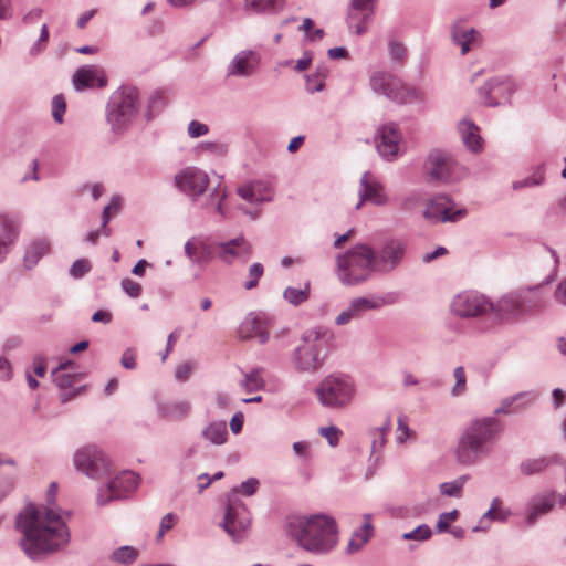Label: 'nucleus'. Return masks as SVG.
Listing matches in <instances>:
<instances>
[{
	"mask_svg": "<svg viewBox=\"0 0 566 566\" xmlns=\"http://www.w3.org/2000/svg\"><path fill=\"white\" fill-rule=\"evenodd\" d=\"M209 132L208 125L198 120H191L188 125V135L191 138H198L206 135Z\"/></svg>",
	"mask_w": 566,
	"mask_h": 566,
	"instance_id": "nucleus-60",
	"label": "nucleus"
},
{
	"mask_svg": "<svg viewBox=\"0 0 566 566\" xmlns=\"http://www.w3.org/2000/svg\"><path fill=\"white\" fill-rule=\"evenodd\" d=\"M555 493L538 494L533 496L527 504L526 523L532 526L537 520L549 513L555 504Z\"/></svg>",
	"mask_w": 566,
	"mask_h": 566,
	"instance_id": "nucleus-25",
	"label": "nucleus"
},
{
	"mask_svg": "<svg viewBox=\"0 0 566 566\" xmlns=\"http://www.w3.org/2000/svg\"><path fill=\"white\" fill-rule=\"evenodd\" d=\"M358 193L359 201L355 207L356 209H360L365 201H370L377 206H385L388 202L382 185L368 171L360 178Z\"/></svg>",
	"mask_w": 566,
	"mask_h": 566,
	"instance_id": "nucleus-22",
	"label": "nucleus"
},
{
	"mask_svg": "<svg viewBox=\"0 0 566 566\" xmlns=\"http://www.w3.org/2000/svg\"><path fill=\"white\" fill-rule=\"evenodd\" d=\"M459 132L462 142L472 151L476 153L482 148V139L479 135V127L471 120L463 119L459 123Z\"/></svg>",
	"mask_w": 566,
	"mask_h": 566,
	"instance_id": "nucleus-33",
	"label": "nucleus"
},
{
	"mask_svg": "<svg viewBox=\"0 0 566 566\" xmlns=\"http://www.w3.org/2000/svg\"><path fill=\"white\" fill-rule=\"evenodd\" d=\"M75 91H83L92 87H105L107 77L103 69L96 65H84L76 70L72 77Z\"/></svg>",
	"mask_w": 566,
	"mask_h": 566,
	"instance_id": "nucleus-24",
	"label": "nucleus"
},
{
	"mask_svg": "<svg viewBox=\"0 0 566 566\" xmlns=\"http://www.w3.org/2000/svg\"><path fill=\"white\" fill-rule=\"evenodd\" d=\"M238 195L250 203H261L254 192V188L251 182L240 186L237 189Z\"/></svg>",
	"mask_w": 566,
	"mask_h": 566,
	"instance_id": "nucleus-56",
	"label": "nucleus"
},
{
	"mask_svg": "<svg viewBox=\"0 0 566 566\" xmlns=\"http://www.w3.org/2000/svg\"><path fill=\"white\" fill-rule=\"evenodd\" d=\"M66 109V104L62 95H55L52 98V116L59 124L63 122V115Z\"/></svg>",
	"mask_w": 566,
	"mask_h": 566,
	"instance_id": "nucleus-54",
	"label": "nucleus"
},
{
	"mask_svg": "<svg viewBox=\"0 0 566 566\" xmlns=\"http://www.w3.org/2000/svg\"><path fill=\"white\" fill-rule=\"evenodd\" d=\"M468 479V475H461L453 481L441 483L439 486L441 494L451 497H460Z\"/></svg>",
	"mask_w": 566,
	"mask_h": 566,
	"instance_id": "nucleus-39",
	"label": "nucleus"
},
{
	"mask_svg": "<svg viewBox=\"0 0 566 566\" xmlns=\"http://www.w3.org/2000/svg\"><path fill=\"white\" fill-rule=\"evenodd\" d=\"M120 364L126 369L136 368V354L133 348H127L122 356Z\"/></svg>",
	"mask_w": 566,
	"mask_h": 566,
	"instance_id": "nucleus-64",
	"label": "nucleus"
},
{
	"mask_svg": "<svg viewBox=\"0 0 566 566\" xmlns=\"http://www.w3.org/2000/svg\"><path fill=\"white\" fill-rule=\"evenodd\" d=\"M397 430L399 432L396 438L398 443H405L406 440L413 433L402 417L398 418Z\"/></svg>",
	"mask_w": 566,
	"mask_h": 566,
	"instance_id": "nucleus-61",
	"label": "nucleus"
},
{
	"mask_svg": "<svg viewBox=\"0 0 566 566\" xmlns=\"http://www.w3.org/2000/svg\"><path fill=\"white\" fill-rule=\"evenodd\" d=\"M49 250L50 243L45 239H38L31 242L24 254L25 266L32 269Z\"/></svg>",
	"mask_w": 566,
	"mask_h": 566,
	"instance_id": "nucleus-36",
	"label": "nucleus"
},
{
	"mask_svg": "<svg viewBox=\"0 0 566 566\" xmlns=\"http://www.w3.org/2000/svg\"><path fill=\"white\" fill-rule=\"evenodd\" d=\"M213 254H216V249L214 247H209L207 244H203V243H200L199 244V253H198V260L196 263H207L209 262Z\"/></svg>",
	"mask_w": 566,
	"mask_h": 566,
	"instance_id": "nucleus-63",
	"label": "nucleus"
},
{
	"mask_svg": "<svg viewBox=\"0 0 566 566\" xmlns=\"http://www.w3.org/2000/svg\"><path fill=\"white\" fill-rule=\"evenodd\" d=\"M401 133L396 123L382 125L377 132V150L387 160L396 159L400 154Z\"/></svg>",
	"mask_w": 566,
	"mask_h": 566,
	"instance_id": "nucleus-20",
	"label": "nucleus"
},
{
	"mask_svg": "<svg viewBox=\"0 0 566 566\" xmlns=\"http://www.w3.org/2000/svg\"><path fill=\"white\" fill-rule=\"evenodd\" d=\"M478 32L473 28H463L461 25H453L451 29L452 42L461 48V54L465 55L471 44L475 41Z\"/></svg>",
	"mask_w": 566,
	"mask_h": 566,
	"instance_id": "nucleus-35",
	"label": "nucleus"
},
{
	"mask_svg": "<svg viewBox=\"0 0 566 566\" xmlns=\"http://www.w3.org/2000/svg\"><path fill=\"white\" fill-rule=\"evenodd\" d=\"M396 302L394 294L389 293L386 296L373 295L370 297L359 296L354 297L347 308L342 311L335 317L337 326H344L355 319H360L367 312L381 308L386 304Z\"/></svg>",
	"mask_w": 566,
	"mask_h": 566,
	"instance_id": "nucleus-9",
	"label": "nucleus"
},
{
	"mask_svg": "<svg viewBox=\"0 0 566 566\" xmlns=\"http://www.w3.org/2000/svg\"><path fill=\"white\" fill-rule=\"evenodd\" d=\"M259 486V480L255 478H250L247 481L242 482L240 486L237 489L238 492L243 495L251 496L253 495Z\"/></svg>",
	"mask_w": 566,
	"mask_h": 566,
	"instance_id": "nucleus-62",
	"label": "nucleus"
},
{
	"mask_svg": "<svg viewBox=\"0 0 566 566\" xmlns=\"http://www.w3.org/2000/svg\"><path fill=\"white\" fill-rule=\"evenodd\" d=\"M531 394L523 391L518 392L514 396L507 397L502 399L500 406L494 410L495 415H513L522 411L525 409L530 403L531 400L525 401L527 397H530Z\"/></svg>",
	"mask_w": 566,
	"mask_h": 566,
	"instance_id": "nucleus-31",
	"label": "nucleus"
},
{
	"mask_svg": "<svg viewBox=\"0 0 566 566\" xmlns=\"http://www.w3.org/2000/svg\"><path fill=\"white\" fill-rule=\"evenodd\" d=\"M432 535V531L429 525L421 524L417 526L415 530L403 533L401 535L402 539L405 541H418V542H424L429 539Z\"/></svg>",
	"mask_w": 566,
	"mask_h": 566,
	"instance_id": "nucleus-44",
	"label": "nucleus"
},
{
	"mask_svg": "<svg viewBox=\"0 0 566 566\" xmlns=\"http://www.w3.org/2000/svg\"><path fill=\"white\" fill-rule=\"evenodd\" d=\"M406 252L405 244L398 239L387 240L379 251L373 249L374 270L387 274L394 271L402 261Z\"/></svg>",
	"mask_w": 566,
	"mask_h": 566,
	"instance_id": "nucleus-15",
	"label": "nucleus"
},
{
	"mask_svg": "<svg viewBox=\"0 0 566 566\" xmlns=\"http://www.w3.org/2000/svg\"><path fill=\"white\" fill-rule=\"evenodd\" d=\"M492 302L484 295L464 292L458 294L452 303L451 311L460 317H478L490 314Z\"/></svg>",
	"mask_w": 566,
	"mask_h": 566,
	"instance_id": "nucleus-14",
	"label": "nucleus"
},
{
	"mask_svg": "<svg viewBox=\"0 0 566 566\" xmlns=\"http://www.w3.org/2000/svg\"><path fill=\"white\" fill-rule=\"evenodd\" d=\"M530 310L531 307L526 305V296L515 292L503 295L495 304L492 303L490 314L502 322L517 318Z\"/></svg>",
	"mask_w": 566,
	"mask_h": 566,
	"instance_id": "nucleus-17",
	"label": "nucleus"
},
{
	"mask_svg": "<svg viewBox=\"0 0 566 566\" xmlns=\"http://www.w3.org/2000/svg\"><path fill=\"white\" fill-rule=\"evenodd\" d=\"M261 55L254 50L239 51L226 69L227 77H250L259 69Z\"/></svg>",
	"mask_w": 566,
	"mask_h": 566,
	"instance_id": "nucleus-19",
	"label": "nucleus"
},
{
	"mask_svg": "<svg viewBox=\"0 0 566 566\" xmlns=\"http://www.w3.org/2000/svg\"><path fill=\"white\" fill-rule=\"evenodd\" d=\"M139 475L133 471H123L112 479L97 493V504L106 505L111 501L125 499L139 485Z\"/></svg>",
	"mask_w": 566,
	"mask_h": 566,
	"instance_id": "nucleus-11",
	"label": "nucleus"
},
{
	"mask_svg": "<svg viewBox=\"0 0 566 566\" xmlns=\"http://www.w3.org/2000/svg\"><path fill=\"white\" fill-rule=\"evenodd\" d=\"M176 188L196 202L208 189L209 176L198 167L181 169L174 178Z\"/></svg>",
	"mask_w": 566,
	"mask_h": 566,
	"instance_id": "nucleus-12",
	"label": "nucleus"
},
{
	"mask_svg": "<svg viewBox=\"0 0 566 566\" xmlns=\"http://www.w3.org/2000/svg\"><path fill=\"white\" fill-rule=\"evenodd\" d=\"M505 91L507 95L514 92V85L509 77H494L489 80L484 85L479 88V95L488 106H497L500 103L494 99L491 94Z\"/></svg>",
	"mask_w": 566,
	"mask_h": 566,
	"instance_id": "nucleus-26",
	"label": "nucleus"
},
{
	"mask_svg": "<svg viewBox=\"0 0 566 566\" xmlns=\"http://www.w3.org/2000/svg\"><path fill=\"white\" fill-rule=\"evenodd\" d=\"M122 289L124 290V292L130 296V297H138L142 293V286L139 283L130 280V279H124L122 280Z\"/></svg>",
	"mask_w": 566,
	"mask_h": 566,
	"instance_id": "nucleus-59",
	"label": "nucleus"
},
{
	"mask_svg": "<svg viewBox=\"0 0 566 566\" xmlns=\"http://www.w3.org/2000/svg\"><path fill=\"white\" fill-rule=\"evenodd\" d=\"M92 269V265L86 259H78L73 262L70 268V275L74 279H81L87 274Z\"/></svg>",
	"mask_w": 566,
	"mask_h": 566,
	"instance_id": "nucleus-53",
	"label": "nucleus"
},
{
	"mask_svg": "<svg viewBox=\"0 0 566 566\" xmlns=\"http://www.w3.org/2000/svg\"><path fill=\"white\" fill-rule=\"evenodd\" d=\"M374 534V528L370 523H364L359 528L355 530L348 541L346 553L355 554L370 541Z\"/></svg>",
	"mask_w": 566,
	"mask_h": 566,
	"instance_id": "nucleus-34",
	"label": "nucleus"
},
{
	"mask_svg": "<svg viewBox=\"0 0 566 566\" xmlns=\"http://www.w3.org/2000/svg\"><path fill=\"white\" fill-rule=\"evenodd\" d=\"M57 484L52 482L46 492V506L29 504L15 520L17 528L22 533L20 546L32 560H42L59 552L70 541V532L60 512L53 507Z\"/></svg>",
	"mask_w": 566,
	"mask_h": 566,
	"instance_id": "nucleus-1",
	"label": "nucleus"
},
{
	"mask_svg": "<svg viewBox=\"0 0 566 566\" xmlns=\"http://www.w3.org/2000/svg\"><path fill=\"white\" fill-rule=\"evenodd\" d=\"M214 249L216 255L228 265L245 263L251 255V245L243 237L217 243Z\"/></svg>",
	"mask_w": 566,
	"mask_h": 566,
	"instance_id": "nucleus-21",
	"label": "nucleus"
},
{
	"mask_svg": "<svg viewBox=\"0 0 566 566\" xmlns=\"http://www.w3.org/2000/svg\"><path fill=\"white\" fill-rule=\"evenodd\" d=\"M157 411L161 418L179 421L188 417L191 411V405L186 400L167 401L159 403Z\"/></svg>",
	"mask_w": 566,
	"mask_h": 566,
	"instance_id": "nucleus-28",
	"label": "nucleus"
},
{
	"mask_svg": "<svg viewBox=\"0 0 566 566\" xmlns=\"http://www.w3.org/2000/svg\"><path fill=\"white\" fill-rule=\"evenodd\" d=\"M13 378V368L11 361L0 356V381L8 382Z\"/></svg>",
	"mask_w": 566,
	"mask_h": 566,
	"instance_id": "nucleus-57",
	"label": "nucleus"
},
{
	"mask_svg": "<svg viewBox=\"0 0 566 566\" xmlns=\"http://www.w3.org/2000/svg\"><path fill=\"white\" fill-rule=\"evenodd\" d=\"M74 465L87 476L99 478L108 472V460L96 446H86L74 454Z\"/></svg>",
	"mask_w": 566,
	"mask_h": 566,
	"instance_id": "nucleus-13",
	"label": "nucleus"
},
{
	"mask_svg": "<svg viewBox=\"0 0 566 566\" xmlns=\"http://www.w3.org/2000/svg\"><path fill=\"white\" fill-rule=\"evenodd\" d=\"M305 80H306L305 90L310 94L322 92L325 87V82H324L325 74L324 73H314L312 75H306Z\"/></svg>",
	"mask_w": 566,
	"mask_h": 566,
	"instance_id": "nucleus-47",
	"label": "nucleus"
},
{
	"mask_svg": "<svg viewBox=\"0 0 566 566\" xmlns=\"http://www.w3.org/2000/svg\"><path fill=\"white\" fill-rule=\"evenodd\" d=\"M265 382L260 375L259 370H252L244 375V379L241 381V386L244 388L247 392H253L261 390L264 387Z\"/></svg>",
	"mask_w": 566,
	"mask_h": 566,
	"instance_id": "nucleus-42",
	"label": "nucleus"
},
{
	"mask_svg": "<svg viewBox=\"0 0 566 566\" xmlns=\"http://www.w3.org/2000/svg\"><path fill=\"white\" fill-rule=\"evenodd\" d=\"M227 424L224 421H213L202 430V437L213 444H223L227 441Z\"/></svg>",
	"mask_w": 566,
	"mask_h": 566,
	"instance_id": "nucleus-37",
	"label": "nucleus"
},
{
	"mask_svg": "<svg viewBox=\"0 0 566 566\" xmlns=\"http://www.w3.org/2000/svg\"><path fill=\"white\" fill-rule=\"evenodd\" d=\"M454 202L447 195H437L428 203L423 217L430 222H455L467 214L465 209L452 211Z\"/></svg>",
	"mask_w": 566,
	"mask_h": 566,
	"instance_id": "nucleus-16",
	"label": "nucleus"
},
{
	"mask_svg": "<svg viewBox=\"0 0 566 566\" xmlns=\"http://www.w3.org/2000/svg\"><path fill=\"white\" fill-rule=\"evenodd\" d=\"M140 111L139 93L134 86H122L109 97L106 105V122L115 135L125 134Z\"/></svg>",
	"mask_w": 566,
	"mask_h": 566,
	"instance_id": "nucleus-5",
	"label": "nucleus"
},
{
	"mask_svg": "<svg viewBox=\"0 0 566 566\" xmlns=\"http://www.w3.org/2000/svg\"><path fill=\"white\" fill-rule=\"evenodd\" d=\"M251 185L254 188V192L261 203L272 200V188L270 185L261 180L251 181Z\"/></svg>",
	"mask_w": 566,
	"mask_h": 566,
	"instance_id": "nucleus-50",
	"label": "nucleus"
},
{
	"mask_svg": "<svg viewBox=\"0 0 566 566\" xmlns=\"http://www.w3.org/2000/svg\"><path fill=\"white\" fill-rule=\"evenodd\" d=\"M356 392L352 377L344 374H331L324 377L315 389L321 405L329 409H344L348 407Z\"/></svg>",
	"mask_w": 566,
	"mask_h": 566,
	"instance_id": "nucleus-7",
	"label": "nucleus"
},
{
	"mask_svg": "<svg viewBox=\"0 0 566 566\" xmlns=\"http://www.w3.org/2000/svg\"><path fill=\"white\" fill-rule=\"evenodd\" d=\"M227 197V187L222 184V181H220L205 199L201 208L207 211H214L223 218L226 217L224 201Z\"/></svg>",
	"mask_w": 566,
	"mask_h": 566,
	"instance_id": "nucleus-29",
	"label": "nucleus"
},
{
	"mask_svg": "<svg viewBox=\"0 0 566 566\" xmlns=\"http://www.w3.org/2000/svg\"><path fill=\"white\" fill-rule=\"evenodd\" d=\"M263 273H264L263 265L259 262L253 263L249 268V280H247L244 282V289L252 290V289L256 287L259 280L261 279Z\"/></svg>",
	"mask_w": 566,
	"mask_h": 566,
	"instance_id": "nucleus-49",
	"label": "nucleus"
},
{
	"mask_svg": "<svg viewBox=\"0 0 566 566\" xmlns=\"http://www.w3.org/2000/svg\"><path fill=\"white\" fill-rule=\"evenodd\" d=\"M334 333L323 326L314 327L302 334V344L292 353L293 367L298 373L314 374L324 365Z\"/></svg>",
	"mask_w": 566,
	"mask_h": 566,
	"instance_id": "nucleus-4",
	"label": "nucleus"
},
{
	"mask_svg": "<svg viewBox=\"0 0 566 566\" xmlns=\"http://www.w3.org/2000/svg\"><path fill=\"white\" fill-rule=\"evenodd\" d=\"M311 284L306 282L303 289H295L289 286L283 292V297L290 304L297 306L304 302H306L310 297Z\"/></svg>",
	"mask_w": 566,
	"mask_h": 566,
	"instance_id": "nucleus-38",
	"label": "nucleus"
},
{
	"mask_svg": "<svg viewBox=\"0 0 566 566\" xmlns=\"http://www.w3.org/2000/svg\"><path fill=\"white\" fill-rule=\"evenodd\" d=\"M120 208V198L119 197H113L111 202L105 206L103 213H102V224L101 228L103 229V234L108 237L111 234V229L107 227L112 213H117Z\"/></svg>",
	"mask_w": 566,
	"mask_h": 566,
	"instance_id": "nucleus-41",
	"label": "nucleus"
},
{
	"mask_svg": "<svg viewBox=\"0 0 566 566\" xmlns=\"http://www.w3.org/2000/svg\"><path fill=\"white\" fill-rule=\"evenodd\" d=\"M373 272V248L368 244H356L336 258L337 277L346 286L366 282Z\"/></svg>",
	"mask_w": 566,
	"mask_h": 566,
	"instance_id": "nucleus-6",
	"label": "nucleus"
},
{
	"mask_svg": "<svg viewBox=\"0 0 566 566\" xmlns=\"http://www.w3.org/2000/svg\"><path fill=\"white\" fill-rule=\"evenodd\" d=\"M563 459L559 454L542 457L536 459H527L520 465V470L524 475H533L543 472L551 464H562Z\"/></svg>",
	"mask_w": 566,
	"mask_h": 566,
	"instance_id": "nucleus-30",
	"label": "nucleus"
},
{
	"mask_svg": "<svg viewBox=\"0 0 566 566\" xmlns=\"http://www.w3.org/2000/svg\"><path fill=\"white\" fill-rule=\"evenodd\" d=\"M377 0H350L347 7L346 22L353 27L359 15L365 21H371L376 11Z\"/></svg>",
	"mask_w": 566,
	"mask_h": 566,
	"instance_id": "nucleus-27",
	"label": "nucleus"
},
{
	"mask_svg": "<svg viewBox=\"0 0 566 566\" xmlns=\"http://www.w3.org/2000/svg\"><path fill=\"white\" fill-rule=\"evenodd\" d=\"M238 335L241 339L254 338L260 344H265L270 337L265 316L250 313L240 324Z\"/></svg>",
	"mask_w": 566,
	"mask_h": 566,
	"instance_id": "nucleus-23",
	"label": "nucleus"
},
{
	"mask_svg": "<svg viewBox=\"0 0 566 566\" xmlns=\"http://www.w3.org/2000/svg\"><path fill=\"white\" fill-rule=\"evenodd\" d=\"M255 11H265L276 8L282 0H245Z\"/></svg>",
	"mask_w": 566,
	"mask_h": 566,
	"instance_id": "nucleus-58",
	"label": "nucleus"
},
{
	"mask_svg": "<svg viewBox=\"0 0 566 566\" xmlns=\"http://www.w3.org/2000/svg\"><path fill=\"white\" fill-rule=\"evenodd\" d=\"M454 160L450 154L434 149L424 163V171L429 181L448 182L454 169Z\"/></svg>",
	"mask_w": 566,
	"mask_h": 566,
	"instance_id": "nucleus-18",
	"label": "nucleus"
},
{
	"mask_svg": "<svg viewBox=\"0 0 566 566\" xmlns=\"http://www.w3.org/2000/svg\"><path fill=\"white\" fill-rule=\"evenodd\" d=\"M198 150L217 157H223L228 153V145L218 142H203L198 145Z\"/></svg>",
	"mask_w": 566,
	"mask_h": 566,
	"instance_id": "nucleus-46",
	"label": "nucleus"
},
{
	"mask_svg": "<svg viewBox=\"0 0 566 566\" xmlns=\"http://www.w3.org/2000/svg\"><path fill=\"white\" fill-rule=\"evenodd\" d=\"M369 85L374 93L384 95L397 104L426 102V94L421 90L405 84L398 76L389 72H374L370 75Z\"/></svg>",
	"mask_w": 566,
	"mask_h": 566,
	"instance_id": "nucleus-8",
	"label": "nucleus"
},
{
	"mask_svg": "<svg viewBox=\"0 0 566 566\" xmlns=\"http://www.w3.org/2000/svg\"><path fill=\"white\" fill-rule=\"evenodd\" d=\"M250 522V513L244 503L238 499L228 500L221 526L234 542L238 543L244 538Z\"/></svg>",
	"mask_w": 566,
	"mask_h": 566,
	"instance_id": "nucleus-10",
	"label": "nucleus"
},
{
	"mask_svg": "<svg viewBox=\"0 0 566 566\" xmlns=\"http://www.w3.org/2000/svg\"><path fill=\"white\" fill-rule=\"evenodd\" d=\"M17 237L18 229L14 222L7 218H0V263L4 260Z\"/></svg>",
	"mask_w": 566,
	"mask_h": 566,
	"instance_id": "nucleus-32",
	"label": "nucleus"
},
{
	"mask_svg": "<svg viewBox=\"0 0 566 566\" xmlns=\"http://www.w3.org/2000/svg\"><path fill=\"white\" fill-rule=\"evenodd\" d=\"M52 377L55 385L61 389L71 388L74 385V382L78 379V376L76 374L65 371L56 373V375H52Z\"/></svg>",
	"mask_w": 566,
	"mask_h": 566,
	"instance_id": "nucleus-52",
	"label": "nucleus"
},
{
	"mask_svg": "<svg viewBox=\"0 0 566 566\" xmlns=\"http://www.w3.org/2000/svg\"><path fill=\"white\" fill-rule=\"evenodd\" d=\"M502 432V424L495 417L475 418L461 433L454 454L464 465L476 463L490 451V444Z\"/></svg>",
	"mask_w": 566,
	"mask_h": 566,
	"instance_id": "nucleus-3",
	"label": "nucleus"
},
{
	"mask_svg": "<svg viewBox=\"0 0 566 566\" xmlns=\"http://www.w3.org/2000/svg\"><path fill=\"white\" fill-rule=\"evenodd\" d=\"M318 433L324 437L331 447H336L339 443L342 430L336 426L321 427Z\"/></svg>",
	"mask_w": 566,
	"mask_h": 566,
	"instance_id": "nucleus-51",
	"label": "nucleus"
},
{
	"mask_svg": "<svg viewBox=\"0 0 566 566\" xmlns=\"http://www.w3.org/2000/svg\"><path fill=\"white\" fill-rule=\"evenodd\" d=\"M388 53L391 61L395 63L400 65L405 63L407 57V49L401 42L397 40H390L388 43Z\"/></svg>",
	"mask_w": 566,
	"mask_h": 566,
	"instance_id": "nucleus-45",
	"label": "nucleus"
},
{
	"mask_svg": "<svg viewBox=\"0 0 566 566\" xmlns=\"http://www.w3.org/2000/svg\"><path fill=\"white\" fill-rule=\"evenodd\" d=\"M511 512L509 510H495L494 507H490L480 518L479 524L472 528L473 532H479L485 530L486 526L483 523L486 520L490 521H499L504 522L510 516Z\"/></svg>",
	"mask_w": 566,
	"mask_h": 566,
	"instance_id": "nucleus-40",
	"label": "nucleus"
},
{
	"mask_svg": "<svg viewBox=\"0 0 566 566\" xmlns=\"http://www.w3.org/2000/svg\"><path fill=\"white\" fill-rule=\"evenodd\" d=\"M458 514L457 510L441 513L437 522L438 532H447L450 527V522L454 521L458 517Z\"/></svg>",
	"mask_w": 566,
	"mask_h": 566,
	"instance_id": "nucleus-55",
	"label": "nucleus"
},
{
	"mask_svg": "<svg viewBox=\"0 0 566 566\" xmlns=\"http://www.w3.org/2000/svg\"><path fill=\"white\" fill-rule=\"evenodd\" d=\"M453 376L455 379V384L451 389V395L453 397H458L465 391L467 378L464 368L462 366L454 368Z\"/></svg>",
	"mask_w": 566,
	"mask_h": 566,
	"instance_id": "nucleus-48",
	"label": "nucleus"
},
{
	"mask_svg": "<svg viewBox=\"0 0 566 566\" xmlns=\"http://www.w3.org/2000/svg\"><path fill=\"white\" fill-rule=\"evenodd\" d=\"M138 556V552L132 546H122L113 552L112 560L120 564H132Z\"/></svg>",
	"mask_w": 566,
	"mask_h": 566,
	"instance_id": "nucleus-43",
	"label": "nucleus"
},
{
	"mask_svg": "<svg viewBox=\"0 0 566 566\" xmlns=\"http://www.w3.org/2000/svg\"><path fill=\"white\" fill-rule=\"evenodd\" d=\"M289 533L304 551L326 555L337 546L339 532L336 520L321 513L290 522Z\"/></svg>",
	"mask_w": 566,
	"mask_h": 566,
	"instance_id": "nucleus-2",
	"label": "nucleus"
}]
</instances>
